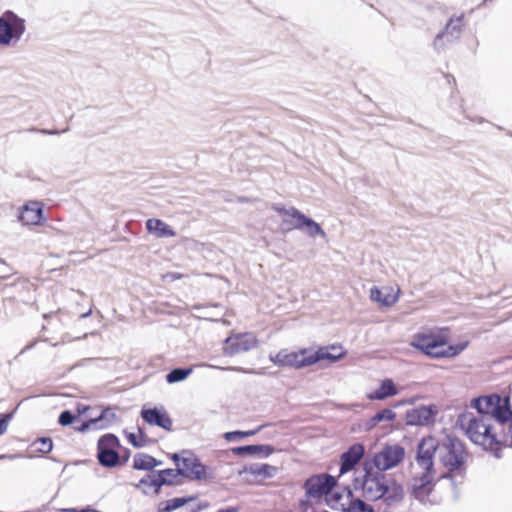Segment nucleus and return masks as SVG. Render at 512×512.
Masks as SVG:
<instances>
[{
    "label": "nucleus",
    "instance_id": "52",
    "mask_svg": "<svg viewBox=\"0 0 512 512\" xmlns=\"http://www.w3.org/2000/svg\"><path fill=\"white\" fill-rule=\"evenodd\" d=\"M61 512H77V510L74 508H65V509H62Z\"/></svg>",
    "mask_w": 512,
    "mask_h": 512
},
{
    "label": "nucleus",
    "instance_id": "54",
    "mask_svg": "<svg viewBox=\"0 0 512 512\" xmlns=\"http://www.w3.org/2000/svg\"><path fill=\"white\" fill-rule=\"evenodd\" d=\"M7 456L6 455H0V459H3V458H6ZM9 458H14L15 455H10L8 456Z\"/></svg>",
    "mask_w": 512,
    "mask_h": 512
},
{
    "label": "nucleus",
    "instance_id": "25",
    "mask_svg": "<svg viewBox=\"0 0 512 512\" xmlns=\"http://www.w3.org/2000/svg\"><path fill=\"white\" fill-rule=\"evenodd\" d=\"M156 467V458L146 453H137L134 456L133 468L136 470H153Z\"/></svg>",
    "mask_w": 512,
    "mask_h": 512
},
{
    "label": "nucleus",
    "instance_id": "40",
    "mask_svg": "<svg viewBox=\"0 0 512 512\" xmlns=\"http://www.w3.org/2000/svg\"><path fill=\"white\" fill-rule=\"evenodd\" d=\"M162 474H164L165 478H170L172 480V485L175 483L176 478L180 476L178 469L171 468L162 470Z\"/></svg>",
    "mask_w": 512,
    "mask_h": 512
},
{
    "label": "nucleus",
    "instance_id": "36",
    "mask_svg": "<svg viewBox=\"0 0 512 512\" xmlns=\"http://www.w3.org/2000/svg\"><path fill=\"white\" fill-rule=\"evenodd\" d=\"M36 444L38 445L37 450L43 454L49 453L53 448L52 439L49 437L39 438Z\"/></svg>",
    "mask_w": 512,
    "mask_h": 512
},
{
    "label": "nucleus",
    "instance_id": "10",
    "mask_svg": "<svg viewBox=\"0 0 512 512\" xmlns=\"http://www.w3.org/2000/svg\"><path fill=\"white\" fill-rule=\"evenodd\" d=\"M446 344V337L435 333H416L410 345L431 358H439L442 346Z\"/></svg>",
    "mask_w": 512,
    "mask_h": 512
},
{
    "label": "nucleus",
    "instance_id": "21",
    "mask_svg": "<svg viewBox=\"0 0 512 512\" xmlns=\"http://www.w3.org/2000/svg\"><path fill=\"white\" fill-rule=\"evenodd\" d=\"M232 453L237 456H254L257 455L261 458H267L274 453L275 448L268 444H251L233 447Z\"/></svg>",
    "mask_w": 512,
    "mask_h": 512
},
{
    "label": "nucleus",
    "instance_id": "17",
    "mask_svg": "<svg viewBox=\"0 0 512 512\" xmlns=\"http://www.w3.org/2000/svg\"><path fill=\"white\" fill-rule=\"evenodd\" d=\"M365 455V447L362 443L351 445L340 456V475H344L352 470L360 463Z\"/></svg>",
    "mask_w": 512,
    "mask_h": 512
},
{
    "label": "nucleus",
    "instance_id": "1",
    "mask_svg": "<svg viewBox=\"0 0 512 512\" xmlns=\"http://www.w3.org/2000/svg\"><path fill=\"white\" fill-rule=\"evenodd\" d=\"M362 472L363 475L354 478V488L361 489L366 500H383L387 506H394L403 500V486L392 476L372 468L368 463H362Z\"/></svg>",
    "mask_w": 512,
    "mask_h": 512
},
{
    "label": "nucleus",
    "instance_id": "9",
    "mask_svg": "<svg viewBox=\"0 0 512 512\" xmlns=\"http://www.w3.org/2000/svg\"><path fill=\"white\" fill-rule=\"evenodd\" d=\"M25 32V21L11 11L0 17V45L7 46L13 39L19 40Z\"/></svg>",
    "mask_w": 512,
    "mask_h": 512
},
{
    "label": "nucleus",
    "instance_id": "46",
    "mask_svg": "<svg viewBox=\"0 0 512 512\" xmlns=\"http://www.w3.org/2000/svg\"><path fill=\"white\" fill-rule=\"evenodd\" d=\"M149 482H150V478H148V475H146L145 477L141 478L139 483L136 485L137 488H140L142 486H147L149 487Z\"/></svg>",
    "mask_w": 512,
    "mask_h": 512
},
{
    "label": "nucleus",
    "instance_id": "7",
    "mask_svg": "<svg viewBox=\"0 0 512 512\" xmlns=\"http://www.w3.org/2000/svg\"><path fill=\"white\" fill-rule=\"evenodd\" d=\"M405 456V450L400 445H387L380 452L375 453L372 458H365L362 463H368L378 471L384 473L397 466Z\"/></svg>",
    "mask_w": 512,
    "mask_h": 512
},
{
    "label": "nucleus",
    "instance_id": "29",
    "mask_svg": "<svg viewBox=\"0 0 512 512\" xmlns=\"http://www.w3.org/2000/svg\"><path fill=\"white\" fill-rule=\"evenodd\" d=\"M396 418V413L390 409L385 408L383 410L378 411L374 416H372L367 425L368 428H374L378 423L383 421H393Z\"/></svg>",
    "mask_w": 512,
    "mask_h": 512
},
{
    "label": "nucleus",
    "instance_id": "48",
    "mask_svg": "<svg viewBox=\"0 0 512 512\" xmlns=\"http://www.w3.org/2000/svg\"><path fill=\"white\" fill-rule=\"evenodd\" d=\"M217 512H238V508L234 506L227 507L225 509H221Z\"/></svg>",
    "mask_w": 512,
    "mask_h": 512
},
{
    "label": "nucleus",
    "instance_id": "58",
    "mask_svg": "<svg viewBox=\"0 0 512 512\" xmlns=\"http://www.w3.org/2000/svg\"><path fill=\"white\" fill-rule=\"evenodd\" d=\"M508 135H509V136H512V132H508Z\"/></svg>",
    "mask_w": 512,
    "mask_h": 512
},
{
    "label": "nucleus",
    "instance_id": "34",
    "mask_svg": "<svg viewBox=\"0 0 512 512\" xmlns=\"http://www.w3.org/2000/svg\"><path fill=\"white\" fill-rule=\"evenodd\" d=\"M346 512H374V508L360 498L352 499Z\"/></svg>",
    "mask_w": 512,
    "mask_h": 512
},
{
    "label": "nucleus",
    "instance_id": "56",
    "mask_svg": "<svg viewBox=\"0 0 512 512\" xmlns=\"http://www.w3.org/2000/svg\"><path fill=\"white\" fill-rule=\"evenodd\" d=\"M0 263H2V264H6L5 260H3V259H1V258H0Z\"/></svg>",
    "mask_w": 512,
    "mask_h": 512
},
{
    "label": "nucleus",
    "instance_id": "53",
    "mask_svg": "<svg viewBox=\"0 0 512 512\" xmlns=\"http://www.w3.org/2000/svg\"><path fill=\"white\" fill-rule=\"evenodd\" d=\"M204 307H205V306H204V305H202V304H196V305H194V307H193V308H194L195 310H200V309H203Z\"/></svg>",
    "mask_w": 512,
    "mask_h": 512
},
{
    "label": "nucleus",
    "instance_id": "28",
    "mask_svg": "<svg viewBox=\"0 0 512 512\" xmlns=\"http://www.w3.org/2000/svg\"><path fill=\"white\" fill-rule=\"evenodd\" d=\"M192 372V367H177L167 373L165 378L169 384H174L185 380Z\"/></svg>",
    "mask_w": 512,
    "mask_h": 512
},
{
    "label": "nucleus",
    "instance_id": "45",
    "mask_svg": "<svg viewBox=\"0 0 512 512\" xmlns=\"http://www.w3.org/2000/svg\"><path fill=\"white\" fill-rule=\"evenodd\" d=\"M227 369L228 370H233V371H238V372H243V373H249V374H256L257 373L253 369H244V368H241V367H229Z\"/></svg>",
    "mask_w": 512,
    "mask_h": 512
},
{
    "label": "nucleus",
    "instance_id": "30",
    "mask_svg": "<svg viewBox=\"0 0 512 512\" xmlns=\"http://www.w3.org/2000/svg\"><path fill=\"white\" fill-rule=\"evenodd\" d=\"M467 346H468L467 341L460 342L457 344H451V345H447V343H446L445 346H442V349L440 350L439 358L455 357V356L459 355L461 352H463Z\"/></svg>",
    "mask_w": 512,
    "mask_h": 512
},
{
    "label": "nucleus",
    "instance_id": "26",
    "mask_svg": "<svg viewBox=\"0 0 512 512\" xmlns=\"http://www.w3.org/2000/svg\"><path fill=\"white\" fill-rule=\"evenodd\" d=\"M124 435L128 442L134 447V448H142L145 447L148 443L151 442V440L148 438L147 434L144 432V430L141 427H138V434L133 432L124 431Z\"/></svg>",
    "mask_w": 512,
    "mask_h": 512
},
{
    "label": "nucleus",
    "instance_id": "6",
    "mask_svg": "<svg viewBox=\"0 0 512 512\" xmlns=\"http://www.w3.org/2000/svg\"><path fill=\"white\" fill-rule=\"evenodd\" d=\"M463 15L451 17L444 28L434 37L432 46L437 54L444 52L447 47L457 42L462 34Z\"/></svg>",
    "mask_w": 512,
    "mask_h": 512
},
{
    "label": "nucleus",
    "instance_id": "18",
    "mask_svg": "<svg viewBox=\"0 0 512 512\" xmlns=\"http://www.w3.org/2000/svg\"><path fill=\"white\" fill-rule=\"evenodd\" d=\"M18 219L23 225H39L43 220V204L29 201L23 206Z\"/></svg>",
    "mask_w": 512,
    "mask_h": 512
},
{
    "label": "nucleus",
    "instance_id": "51",
    "mask_svg": "<svg viewBox=\"0 0 512 512\" xmlns=\"http://www.w3.org/2000/svg\"><path fill=\"white\" fill-rule=\"evenodd\" d=\"M92 313V309H89L87 312L81 314L80 318L84 319V318H87L91 315Z\"/></svg>",
    "mask_w": 512,
    "mask_h": 512
},
{
    "label": "nucleus",
    "instance_id": "20",
    "mask_svg": "<svg viewBox=\"0 0 512 512\" xmlns=\"http://www.w3.org/2000/svg\"><path fill=\"white\" fill-rule=\"evenodd\" d=\"M500 396L498 394H490L486 396H480L472 399L471 407L477 411V416H488L493 421L491 416L495 404L499 403Z\"/></svg>",
    "mask_w": 512,
    "mask_h": 512
},
{
    "label": "nucleus",
    "instance_id": "55",
    "mask_svg": "<svg viewBox=\"0 0 512 512\" xmlns=\"http://www.w3.org/2000/svg\"><path fill=\"white\" fill-rule=\"evenodd\" d=\"M161 464H162V462H161V461H158V460L156 459V467H157V466H159V465H161Z\"/></svg>",
    "mask_w": 512,
    "mask_h": 512
},
{
    "label": "nucleus",
    "instance_id": "22",
    "mask_svg": "<svg viewBox=\"0 0 512 512\" xmlns=\"http://www.w3.org/2000/svg\"><path fill=\"white\" fill-rule=\"evenodd\" d=\"M146 229L158 238H168L176 235L175 231L160 219H148L146 221Z\"/></svg>",
    "mask_w": 512,
    "mask_h": 512
},
{
    "label": "nucleus",
    "instance_id": "49",
    "mask_svg": "<svg viewBox=\"0 0 512 512\" xmlns=\"http://www.w3.org/2000/svg\"><path fill=\"white\" fill-rule=\"evenodd\" d=\"M508 435V446L512 447V424H510V431L507 432Z\"/></svg>",
    "mask_w": 512,
    "mask_h": 512
},
{
    "label": "nucleus",
    "instance_id": "43",
    "mask_svg": "<svg viewBox=\"0 0 512 512\" xmlns=\"http://www.w3.org/2000/svg\"><path fill=\"white\" fill-rule=\"evenodd\" d=\"M69 130V128H65L63 130H49V129H31V131H37V132H40L42 134H45V135H58V134H61V133H64V132H67Z\"/></svg>",
    "mask_w": 512,
    "mask_h": 512
},
{
    "label": "nucleus",
    "instance_id": "11",
    "mask_svg": "<svg viewBox=\"0 0 512 512\" xmlns=\"http://www.w3.org/2000/svg\"><path fill=\"white\" fill-rule=\"evenodd\" d=\"M335 477L330 474H314L307 478L303 484L306 496L309 498H322L331 493L336 486Z\"/></svg>",
    "mask_w": 512,
    "mask_h": 512
},
{
    "label": "nucleus",
    "instance_id": "57",
    "mask_svg": "<svg viewBox=\"0 0 512 512\" xmlns=\"http://www.w3.org/2000/svg\"><path fill=\"white\" fill-rule=\"evenodd\" d=\"M5 278V276H0V282Z\"/></svg>",
    "mask_w": 512,
    "mask_h": 512
},
{
    "label": "nucleus",
    "instance_id": "16",
    "mask_svg": "<svg viewBox=\"0 0 512 512\" xmlns=\"http://www.w3.org/2000/svg\"><path fill=\"white\" fill-rule=\"evenodd\" d=\"M141 418L152 426H158L166 431H171L173 422L163 406L143 407L140 412Z\"/></svg>",
    "mask_w": 512,
    "mask_h": 512
},
{
    "label": "nucleus",
    "instance_id": "44",
    "mask_svg": "<svg viewBox=\"0 0 512 512\" xmlns=\"http://www.w3.org/2000/svg\"><path fill=\"white\" fill-rule=\"evenodd\" d=\"M171 459L173 460V462L175 463L176 465V469H179V468H182V457H180L177 453H173L171 455Z\"/></svg>",
    "mask_w": 512,
    "mask_h": 512
},
{
    "label": "nucleus",
    "instance_id": "42",
    "mask_svg": "<svg viewBox=\"0 0 512 512\" xmlns=\"http://www.w3.org/2000/svg\"><path fill=\"white\" fill-rule=\"evenodd\" d=\"M382 304L385 305V306H391L393 305L394 303L397 302L398 300V295H394V294H390L388 293L387 295L383 296L382 298Z\"/></svg>",
    "mask_w": 512,
    "mask_h": 512
},
{
    "label": "nucleus",
    "instance_id": "15",
    "mask_svg": "<svg viewBox=\"0 0 512 512\" xmlns=\"http://www.w3.org/2000/svg\"><path fill=\"white\" fill-rule=\"evenodd\" d=\"M495 409L491 416L493 417V426L499 432L510 431V424H512V409L509 397H501L500 401L495 404Z\"/></svg>",
    "mask_w": 512,
    "mask_h": 512
},
{
    "label": "nucleus",
    "instance_id": "31",
    "mask_svg": "<svg viewBox=\"0 0 512 512\" xmlns=\"http://www.w3.org/2000/svg\"><path fill=\"white\" fill-rule=\"evenodd\" d=\"M148 478H150L149 487H154L155 493L157 494L160 492L162 486L172 485V480L165 478L164 474H162V470L148 474Z\"/></svg>",
    "mask_w": 512,
    "mask_h": 512
},
{
    "label": "nucleus",
    "instance_id": "35",
    "mask_svg": "<svg viewBox=\"0 0 512 512\" xmlns=\"http://www.w3.org/2000/svg\"><path fill=\"white\" fill-rule=\"evenodd\" d=\"M273 209L281 214V215H284V216H288L290 217L291 219H287L288 221H292L293 222H296L297 219H298V216L295 214V212H300L298 209L294 208V207H291V208H285L284 206H280V205H275L273 206Z\"/></svg>",
    "mask_w": 512,
    "mask_h": 512
},
{
    "label": "nucleus",
    "instance_id": "33",
    "mask_svg": "<svg viewBox=\"0 0 512 512\" xmlns=\"http://www.w3.org/2000/svg\"><path fill=\"white\" fill-rule=\"evenodd\" d=\"M262 428H263V426H259L258 428L254 429V430H248V431L235 430V431L226 432L224 434V438L227 441L241 440V439L255 435Z\"/></svg>",
    "mask_w": 512,
    "mask_h": 512
},
{
    "label": "nucleus",
    "instance_id": "14",
    "mask_svg": "<svg viewBox=\"0 0 512 512\" xmlns=\"http://www.w3.org/2000/svg\"><path fill=\"white\" fill-rule=\"evenodd\" d=\"M295 214L298 216L296 222L292 223V221H288L287 219L282 221L281 227L283 231L296 229L305 232L310 237H315L317 235H320L323 238L326 237L324 230L313 219L307 217L302 212H295Z\"/></svg>",
    "mask_w": 512,
    "mask_h": 512
},
{
    "label": "nucleus",
    "instance_id": "5",
    "mask_svg": "<svg viewBox=\"0 0 512 512\" xmlns=\"http://www.w3.org/2000/svg\"><path fill=\"white\" fill-rule=\"evenodd\" d=\"M433 440L422 439L417 447L416 463L422 469L420 475H415L410 482V494L417 500L424 501L432 492L435 477L431 453L434 451Z\"/></svg>",
    "mask_w": 512,
    "mask_h": 512
},
{
    "label": "nucleus",
    "instance_id": "39",
    "mask_svg": "<svg viewBox=\"0 0 512 512\" xmlns=\"http://www.w3.org/2000/svg\"><path fill=\"white\" fill-rule=\"evenodd\" d=\"M91 428L99 429L94 418H91L90 420L83 422L80 427L76 428V430L80 432H85Z\"/></svg>",
    "mask_w": 512,
    "mask_h": 512
},
{
    "label": "nucleus",
    "instance_id": "2",
    "mask_svg": "<svg viewBox=\"0 0 512 512\" xmlns=\"http://www.w3.org/2000/svg\"><path fill=\"white\" fill-rule=\"evenodd\" d=\"M457 424L465 430L466 435L476 445L485 450H498L500 446H508L507 432H499L488 416H477L471 412L458 416Z\"/></svg>",
    "mask_w": 512,
    "mask_h": 512
},
{
    "label": "nucleus",
    "instance_id": "32",
    "mask_svg": "<svg viewBox=\"0 0 512 512\" xmlns=\"http://www.w3.org/2000/svg\"><path fill=\"white\" fill-rule=\"evenodd\" d=\"M193 497H175L165 502V506L161 509L162 512H172L188 502L192 501Z\"/></svg>",
    "mask_w": 512,
    "mask_h": 512
},
{
    "label": "nucleus",
    "instance_id": "59",
    "mask_svg": "<svg viewBox=\"0 0 512 512\" xmlns=\"http://www.w3.org/2000/svg\"><path fill=\"white\" fill-rule=\"evenodd\" d=\"M323 512H329V511H323Z\"/></svg>",
    "mask_w": 512,
    "mask_h": 512
},
{
    "label": "nucleus",
    "instance_id": "41",
    "mask_svg": "<svg viewBox=\"0 0 512 512\" xmlns=\"http://www.w3.org/2000/svg\"><path fill=\"white\" fill-rule=\"evenodd\" d=\"M370 298H371V300L382 304V300H383L382 299L383 298L382 291L377 287L371 288L370 289Z\"/></svg>",
    "mask_w": 512,
    "mask_h": 512
},
{
    "label": "nucleus",
    "instance_id": "24",
    "mask_svg": "<svg viewBox=\"0 0 512 512\" xmlns=\"http://www.w3.org/2000/svg\"><path fill=\"white\" fill-rule=\"evenodd\" d=\"M244 471L255 477L268 479L273 478L277 474L278 468L266 463H253L249 466H245Z\"/></svg>",
    "mask_w": 512,
    "mask_h": 512
},
{
    "label": "nucleus",
    "instance_id": "3",
    "mask_svg": "<svg viewBox=\"0 0 512 512\" xmlns=\"http://www.w3.org/2000/svg\"><path fill=\"white\" fill-rule=\"evenodd\" d=\"M425 439H430L434 442L433 446L435 447L431 453V462L434 463V456L437 454L442 465L448 470L442 478L450 479L454 487L458 483L461 484L467 456L463 443L458 438L452 436H447L441 443L431 436Z\"/></svg>",
    "mask_w": 512,
    "mask_h": 512
},
{
    "label": "nucleus",
    "instance_id": "12",
    "mask_svg": "<svg viewBox=\"0 0 512 512\" xmlns=\"http://www.w3.org/2000/svg\"><path fill=\"white\" fill-rule=\"evenodd\" d=\"M258 341L253 333L232 334L224 340L223 353L227 356H234L239 353L248 352L257 347Z\"/></svg>",
    "mask_w": 512,
    "mask_h": 512
},
{
    "label": "nucleus",
    "instance_id": "13",
    "mask_svg": "<svg viewBox=\"0 0 512 512\" xmlns=\"http://www.w3.org/2000/svg\"><path fill=\"white\" fill-rule=\"evenodd\" d=\"M182 457V468L178 469L180 476L186 477L191 480H205L209 477L207 473L208 467L201 463V461L191 452L184 451Z\"/></svg>",
    "mask_w": 512,
    "mask_h": 512
},
{
    "label": "nucleus",
    "instance_id": "27",
    "mask_svg": "<svg viewBox=\"0 0 512 512\" xmlns=\"http://www.w3.org/2000/svg\"><path fill=\"white\" fill-rule=\"evenodd\" d=\"M116 413L112 407L102 409L101 413L94 417L99 429H106L116 421Z\"/></svg>",
    "mask_w": 512,
    "mask_h": 512
},
{
    "label": "nucleus",
    "instance_id": "23",
    "mask_svg": "<svg viewBox=\"0 0 512 512\" xmlns=\"http://www.w3.org/2000/svg\"><path fill=\"white\" fill-rule=\"evenodd\" d=\"M398 389L391 379H385L381 382L379 388L367 395L369 400H384L386 398L395 396Z\"/></svg>",
    "mask_w": 512,
    "mask_h": 512
},
{
    "label": "nucleus",
    "instance_id": "37",
    "mask_svg": "<svg viewBox=\"0 0 512 512\" xmlns=\"http://www.w3.org/2000/svg\"><path fill=\"white\" fill-rule=\"evenodd\" d=\"M75 419L76 416L70 410H63L58 417V423L65 427L71 425Z\"/></svg>",
    "mask_w": 512,
    "mask_h": 512
},
{
    "label": "nucleus",
    "instance_id": "4",
    "mask_svg": "<svg viewBox=\"0 0 512 512\" xmlns=\"http://www.w3.org/2000/svg\"><path fill=\"white\" fill-rule=\"evenodd\" d=\"M344 355L345 352L342 351L341 347L331 345L328 347H320L314 352H309L307 349H301L298 352L281 350L275 355L270 354L269 359L277 366L300 369L321 361L335 363Z\"/></svg>",
    "mask_w": 512,
    "mask_h": 512
},
{
    "label": "nucleus",
    "instance_id": "19",
    "mask_svg": "<svg viewBox=\"0 0 512 512\" xmlns=\"http://www.w3.org/2000/svg\"><path fill=\"white\" fill-rule=\"evenodd\" d=\"M435 416L434 410L429 406H420L418 408L407 411L406 423L410 426H424L433 421Z\"/></svg>",
    "mask_w": 512,
    "mask_h": 512
},
{
    "label": "nucleus",
    "instance_id": "47",
    "mask_svg": "<svg viewBox=\"0 0 512 512\" xmlns=\"http://www.w3.org/2000/svg\"><path fill=\"white\" fill-rule=\"evenodd\" d=\"M465 117H466L468 120L472 121V122H477V123H483V122H485L484 118H482V117H478V116L473 117V116H471V115H469V114H465Z\"/></svg>",
    "mask_w": 512,
    "mask_h": 512
},
{
    "label": "nucleus",
    "instance_id": "38",
    "mask_svg": "<svg viewBox=\"0 0 512 512\" xmlns=\"http://www.w3.org/2000/svg\"><path fill=\"white\" fill-rule=\"evenodd\" d=\"M13 417L14 411L0 414V436L6 432L8 424Z\"/></svg>",
    "mask_w": 512,
    "mask_h": 512
},
{
    "label": "nucleus",
    "instance_id": "50",
    "mask_svg": "<svg viewBox=\"0 0 512 512\" xmlns=\"http://www.w3.org/2000/svg\"><path fill=\"white\" fill-rule=\"evenodd\" d=\"M129 455H130V451L126 450V454H124V457L121 459V465L128 461Z\"/></svg>",
    "mask_w": 512,
    "mask_h": 512
},
{
    "label": "nucleus",
    "instance_id": "8",
    "mask_svg": "<svg viewBox=\"0 0 512 512\" xmlns=\"http://www.w3.org/2000/svg\"><path fill=\"white\" fill-rule=\"evenodd\" d=\"M120 446L118 437L108 433L99 438L97 443V460L106 468H113L121 465V457L115 450Z\"/></svg>",
    "mask_w": 512,
    "mask_h": 512
}]
</instances>
